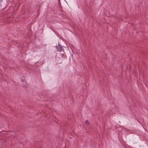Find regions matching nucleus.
<instances>
[{
	"instance_id": "obj_2",
	"label": "nucleus",
	"mask_w": 148,
	"mask_h": 148,
	"mask_svg": "<svg viewBox=\"0 0 148 148\" xmlns=\"http://www.w3.org/2000/svg\"><path fill=\"white\" fill-rule=\"evenodd\" d=\"M85 123L87 125H89V123L88 120L86 121L85 122Z\"/></svg>"
},
{
	"instance_id": "obj_5",
	"label": "nucleus",
	"mask_w": 148,
	"mask_h": 148,
	"mask_svg": "<svg viewBox=\"0 0 148 148\" xmlns=\"http://www.w3.org/2000/svg\"><path fill=\"white\" fill-rule=\"evenodd\" d=\"M53 31L54 32H55V33H56V32L55 31H54L53 30Z\"/></svg>"
},
{
	"instance_id": "obj_4",
	"label": "nucleus",
	"mask_w": 148,
	"mask_h": 148,
	"mask_svg": "<svg viewBox=\"0 0 148 148\" xmlns=\"http://www.w3.org/2000/svg\"><path fill=\"white\" fill-rule=\"evenodd\" d=\"M3 0H0V3L1 2L3 1Z\"/></svg>"
},
{
	"instance_id": "obj_3",
	"label": "nucleus",
	"mask_w": 148,
	"mask_h": 148,
	"mask_svg": "<svg viewBox=\"0 0 148 148\" xmlns=\"http://www.w3.org/2000/svg\"><path fill=\"white\" fill-rule=\"evenodd\" d=\"M26 85H27V84H26ZM23 86L24 87H25L26 86V82H25V85H23Z\"/></svg>"
},
{
	"instance_id": "obj_6",
	"label": "nucleus",
	"mask_w": 148,
	"mask_h": 148,
	"mask_svg": "<svg viewBox=\"0 0 148 148\" xmlns=\"http://www.w3.org/2000/svg\"><path fill=\"white\" fill-rule=\"evenodd\" d=\"M24 82L25 83V82Z\"/></svg>"
},
{
	"instance_id": "obj_1",
	"label": "nucleus",
	"mask_w": 148,
	"mask_h": 148,
	"mask_svg": "<svg viewBox=\"0 0 148 148\" xmlns=\"http://www.w3.org/2000/svg\"><path fill=\"white\" fill-rule=\"evenodd\" d=\"M58 51H61L63 49L61 45L59 44L58 46H55Z\"/></svg>"
}]
</instances>
